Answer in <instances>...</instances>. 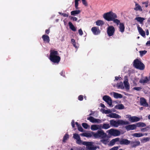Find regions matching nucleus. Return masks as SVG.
I'll return each mask as SVG.
<instances>
[{
	"label": "nucleus",
	"instance_id": "e2e57ef3",
	"mask_svg": "<svg viewBox=\"0 0 150 150\" xmlns=\"http://www.w3.org/2000/svg\"><path fill=\"white\" fill-rule=\"evenodd\" d=\"M71 124L72 127L73 128L74 127H75V122H74V120H72L71 122Z\"/></svg>",
	"mask_w": 150,
	"mask_h": 150
},
{
	"label": "nucleus",
	"instance_id": "338daca9",
	"mask_svg": "<svg viewBox=\"0 0 150 150\" xmlns=\"http://www.w3.org/2000/svg\"><path fill=\"white\" fill-rule=\"evenodd\" d=\"M50 29H46L45 30V32L46 34H48L50 33Z\"/></svg>",
	"mask_w": 150,
	"mask_h": 150
},
{
	"label": "nucleus",
	"instance_id": "a19ab883",
	"mask_svg": "<svg viewBox=\"0 0 150 150\" xmlns=\"http://www.w3.org/2000/svg\"><path fill=\"white\" fill-rule=\"evenodd\" d=\"M120 138H117L114 139H113V145L116 143H118L117 142H120Z\"/></svg>",
	"mask_w": 150,
	"mask_h": 150
},
{
	"label": "nucleus",
	"instance_id": "58836bf2",
	"mask_svg": "<svg viewBox=\"0 0 150 150\" xmlns=\"http://www.w3.org/2000/svg\"><path fill=\"white\" fill-rule=\"evenodd\" d=\"M117 87L118 88L123 89L124 88V87L122 82L120 83L117 85Z\"/></svg>",
	"mask_w": 150,
	"mask_h": 150
},
{
	"label": "nucleus",
	"instance_id": "2eb2a0df",
	"mask_svg": "<svg viewBox=\"0 0 150 150\" xmlns=\"http://www.w3.org/2000/svg\"><path fill=\"white\" fill-rule=\"evenodd\" d=\"M42 38L44 42L47 43H49L50 39L49 36L46 35H43L42 36Z\"/></svg>",
	"mask_w": 150,
	"mask_h": 150
},
{
	"label": "nucleus",
	"instance_id": "473e14b6",
	"mask_svg": "<svg viewBox=\"0 0 150 150\" xmlns=\"http://www.w3.org/2000/svg\"><path fill=\"white\" fill-rule=\"evenodd\" d=\"M113 22L116 24L117 25H118L121 23L120 21L117 18H113Z\"/></svg>",
	"mask_w": 150,
	"mask_h": 150
},
{
	"label": "nucleus",
	"instance_id": "a18cd8bd",
	"mask_svg": "<svg viewBox=\"0 0 150 150\" xmlns=\"http://www.w3.org/2000/svg\"><path fill=\"white\" fill-rule=\"evenodd\" d=\"M78 129L79 131L81 132H84L83 129L81 127V125L78 127Z\"/></svg>",
	"mask_w": 150,
	"mask_h": 150
},
{
	"label": "nucleus",
	"instance_id": "72a5a7b5",
	"mask_svg": "<svg viewBox=\"0 0 150 150\" xmlns=\"http://www.w3.org/2000/svg\"><path fill=\"white\" fill-rule=\"evenodd\" d=\"M87 120H89L91 122L94 123L95 118L92 116H90L87 118Z\"/></svg>",
	"mask_w": 150,
	"mask_h": 150
},
{
	"label": "nucleus",
	"instance_id": "4c0bfd02",
	"mask_svg": "<svg viewBox=\"0 0 150 150\" xmlns=\"http://www.w3.org/2000/svg\"><path fill=\"white\" fill-rule=\"evenodd\" d=\"M82 125L85 129H87L89 127V125L86 123H82Z\"/></svg>",
	"mask_w": 150,
	"mask_h": 150
},
{
	"label": "nucleus",
	"instance_id": "09e8293b",
	"mask_svg": "<svg viewBox=\"0 0 150 150\" xmlns=\"http://www.w3.org/2000/svg\"><path fill=\"white\" fill-rule=\"evenodd\" d=\"M142 4L143 5V6L146 7H147L148 6V2H142Z\"/></svg>",
	"mask_w": 150,
	"mask_h": 150
},
{
	"label": "nucleus",
	"instance_id": "a211bd4d",
	"mask_svg": "<svg viewBox=\"0 0 150 150\" xmlns=\"http://www.w3.org/2000/svg\"><path fill=\"white\" fill-rule=\"evenodd\" d=\"M119 29V31L121 33H123L125 31V27L124 26V24L123 23H120L119 24V25L118 27Z\"/></svg>",
	"mask_w": 150,
	"mask_h": 150
},
{
	"label": "nucleus",
	"instance_id": "13d9d810",
	"mask_svg": "<svg viewBox=\"0 0 150 150\" xmlns=\"http://www.w3.org/2000/svg\"><path fill=\"white\" fill-rule=\"evenodd\" d=\"M82 2L83 4L85 6H88L87 3L86 2V0L82 1Z\"/></svg>",
	"mask_w": 150,
	"mask_h": 150
},
{
	"label": "nucleus",
	"instance_id": "052dcab7",
	"mask_svg": "<svg viewBox=\"0 0 150 150\" xmlns=\"http://www.w3.org/2000/svg\"><path fill=\"white\" fill-rule=\"evenodd\" d=\"M71 19H72L73 21H76L77 20V18L76 17H73L72 16H71Z\"/></svg>",
	"mask_w": 150,
	"mask_h": 150
},
{
	"label": "nucleus",
	"instance_id": "864d4df0",
	"mask_svg": "<svg viewBox=\"0 0 150 150\" xmlns=\"http://www.w3.org/2000/svg\"><path fill=\"white\" fill-rule=\"evenodd\" d=\"M103 112L105 114H109L110 113V111L109 110H103Z\"/></svg>",
	"mask_w": 150,
	"mask_h": 150
},
{
	"label": "nucleus",
	"instance_id": "f257e3e1",
	"mask_svg": "<svg viewBox=\"0 0 150 150\" xmlns=\"http://www.w3.org/2000/svg\"><path fill=\"white\" fill-rule=\"evenodd\" d=\"M49 59L52 62L57 64H58L61 59L58 51L54 50H50Z\"/></svg>",
	"mask_w": 150,
	"mask_h": 150
},
{
	"label": "nucleus",
	"instance_id": "8fccbe9b",
	"mask_svg": "<svg viewBox=\"0 0 150 150\" xmlns=\"http://www.w3.org/2000/svg\"><path fill=\"white\" fill-rule=\"evenodd\" d=\"M97 148L96 146H94L93 144L89 150H96Z\"/></svg>",
	"mask_w": 150,
	"mask_h": 150
},
{
	"label": "nucleus",
	"instance_id": "c9c22d12",
	"mask_svg": "<svg viewBox=\"0 0 150 150\" xmlns=\"http://www.w3.org/2000/svg\"><path fill=\"white\" fill-rule=\"evenodd\" d=\"M119 125L118 120L117 121H114L113 120V126L117 127Z\"/></svg>",
	"mask_w": 150,
	"mask_h": 150
},
{
	"label": "nucleus",
	"instance_id": "412c9836",
	"mask_svg": "<svg viewBox=\"0 0 150 150\" xmlns=\"http://www.w3.org/2000/svg\"><path fill=\"white\" fill-rule=\"evenodd\" d=\"M115 108L116 109L122 110L124 109L125 108L124 106L122 104H117L115 106Z\"/></svg>",
	"mask_w": 150,
	"mask_h": 150
},
{
	"label": "nucleus",
	"instance_id": "0e129e2a",
	"mask_svg": "<svg viewBox=\"0 0 150 150\" xmlns=\"http://www.w3.org/2000/svg\"><path fill=\"white\" fill-rule=\"evenodd\" d=\"M62 16L64 17H68L69 15L68 14L63 13Z\"/></svg>",
	"mask_w": 150,
	"mask_h": 150
},
{
	"label": "nucleus",
	"instance_id": "c03bdc74",
	"mask_svg": "<svg viewBox=\"0 0 150 150\" xmlns=\"http://www.w3.org/2000/svg\"><path fill=\"white\" fill-rule=\"evenodd\" d=\"M83 142H82L81 140V138L76 140V143L79 145L82 144V143Z\"/></svg>",
	"mask_w": 150,
	"mask_h": 150
},
{
	"label": "nucleus",
	"instance_id": "bf43d9fd",
	"mask_svg": "<svg viewBox=\"0 0 150 150\" xmlns=\"http://www.w3.org/2000/svg\"><path fill=\"white\" fill-rule=\"evenodd\" d=\"M108 133L111 135H112V128L111 129L109 130Z\"/></svg>",
	"mask_w": 150,
	"mask_h": 150
},
{
	"label": "nucleus",
	"instance_id": "20e7f679",
	"mask_svg": "<svg viewBox=\"0 0 150 150\" xmlns=\"http://www.w3.org/2000/svg\"><path fill=\"white\" fill-rule=\"evenodd\" d=\"M126 118H128L129 121L132 122H136L139 121L140 118L136 116H131V115H126Z\"/></svg>",
	"mask_w": 150,
	"mask_h": 150
},
{
	"label": "nucleus",
	"instance_id": "79ce46f5",
	"mask_svg": "<svg viewBox=\"0 0 150 150\" xmlns=\"http://www.w3.org/2000/svg\"><path fill=\"white\" fill-rule=\"evenodd\" d=\"M121 118V117L117 114L115 113H113V118Z\"/></svg>",
	"mask_w": 150,
	"mask_h": 150
},
{
	"label": "nucleus",
	"instance_id": "6e6d98bb",
	"mask_svg": "<svg viewBox=\"0 0 150 150\" xmlns=\"http://www.w3.org/2000/svg\"><path fill=\"white\" fill-rule=\"evenodd\" d=\"M133 89L137 91H139L142 89V88L140 87H135L133 88Z\"/></svg>",
	"mask_w": 150,
	"mask_h": 150
},
{
	"label": "nucleus",
	"instance_id": "f8f14e48",
	"mask_svg": "<svg viewBox=\"0 0 150 150\" xmlns=\"http://www.w3.org/2000/svg\"><path fill=\"white\" fill-rule=\"evenodd\" d=\"M93 143L92 142H84L82 143V144L86 145V148L89 150Z\"/></svg>",
	"mask_w": 150,
	"mask_h": 150
},
{
	"label": "nucleus",
	"instance_id": "aec40b11",
	"mask_svg": "<svg viewBox=\"0 0 150 150\" xmlns=\"http://www.w3.org/2000/svg\"><path fill=\"white\" fill-rule=\"evenodd\" d=\"M113 96L115 98L117 99L122 97V94L115 92H113Z\"/></svg>",
	"mask_w": 150,
	"mask_h": 150
},
{
	"label": "nucleus",
	"instance_id": "4468645a",
	"mask_svg": "<svg viewBox=\"0 0 150 150\" xmlns=\"http://www.w3.org/2000/svg\"><path fill=\"white\" fill-rule=\"evenodd\" d=\"M140 103L142 105L146 107H147L148 106V104L146 102V100L144 98H140Z\"/></svg>",
	"mask_w": 150,
	"mask_h": 150
},
{
	"label": "nucleus",
	"instance_id": "49530a36",
	"mask_svg": "<svg viewBox=\"0 0 150 150\" xmlns=\"http://www.w3.org/2000/svg\"><path fill=\"white\" fill-rule=\"evenodd\" d=\"M101 120L99 119L95 118L94 123H101Z\"/></svg>",
	"mask_w": 150,
	"mask_h": 150
},
{
	"label": "nucleus",
	"instance_id": "b1692460",
	"mask_svg": "<svg viewBox=\"0 0 150 150\" xmlns=\"http://www.w3.org/2000/svg\"><path fill=\"white\" fill-rule=\"evenodd\" d=\"M135 125L136 128L137 127H145L146 125L143 122H139L136 123Z\"/></svg>",
	"mask_w": 150,
	"mask_h": 150
},
{
	"label": "nucleus",
	"instance_id": "7ed1b4c3",
	"mask_svg": "<svg viewBox=\"0 0 150 150\" xmlns=\"http://www.w3.org/2000/svg\"><path fill=\"white\" fill-rule=\"evenodd\" d=\"M133 65L135 68L140 70H143L144 68V65L137 59L134 60Z\"/></svg>",
	"mask_w": 150,
	"mask_h": 150
},
{
	"label": "nucleus",
	"instance_id": "423d86ee",
	"mask_svg": "<svg viewBox=\"0 0 150 150\" xmlns=\"http://www.w3.org/2000/svg\"><path fill=\"white\" fill-rule=\"evenodd\" d=\"M103 100L107 103L109 105H111L112 104V100L111 98L108 96H104L103 97Z\"/></svg>",
	"mask_w": 150,
	"mask_h": 150
},
{
	"label": "nucleus",
	"instance_id": "dca6fc26",
	"mask_svg": "<svg viewBox=\"0 0 150 150\" xmlns=\"http://www.w3.org/2000/svg\"><path fill=\"white\" fill-rule=\"evenodd\" d=\"M107 33L109 36L112 35V26H110L107 28Z\"/></svg>",
	"mask_w": 150,
	"mask_h": 150
},
{
	"label": "nucleus",
	"instance_id": "393cba45",
	"mask_svg": "<svg viewBox=\"0 0 150 150\" xmlns=\"http://www.w3.org/2000/svg\"><path fill=\"white\" fill-rule=\"evenodd\" d=\"M135 20H136L137 21L140 22V23H142L145 20V18H142L140 17H136L135 18Z\"/></svg>",
	"mask_w": 150,
	"mask_h": 150
},
{
	"label": "nucleus",
	"instance_id": "a878e982",
	"mask_svg": "<svg viewBox=\"0 0 150 150\" xmlns=\"http://www.w3.org/2000/svg\"><path fill=\"white\" fill-rule=\"evenodd\" d=\"M119 125H126L129 124V122L127 121H124L122 120H118Z\"/></svg>",
	"mask_w": 150,
	"mask_h": 150
},
{
	"label": "nucleus",
	"instance_id": "5701e85b",
	"mask_svg": "<svg viewBox=\"0 0 150 150\" xmlns=\"http://www.w3.org/2000/svg\"><path fill=\"white\" fill-rule=\"evenodd\" d=\"M68 24L70 28L72 31H76V28L74 27L71 22H69L68 23Z\"/></svg>",
	"mask_w": 150,
	"mask_h": 150
},
{
	"label": "nucleus",
	"instance_id": "4be33fe9",
	"mask_svg": "<svg viewBox=\"0 0 150 150\" xmlns=\"http://www.w3.org/2000/svg\"><path fill=\"white\" fill-rule=\"evenodd\" d=\"M120 134V131L113 129V136H117Z\"/></svg>",
	"mask_w": 150,
	"mask_h": 150
},
{
	"label": "nucleus",
	"instance_id": "39448f33",
	"mask_svg": "<svg viewBox=\"0 0 150 150\" xmlns=\"http://www.w3.org/2000/svg\"><path fill=\"white\" fill-rule=\"evenodd\" d=\"M103 17L106 20L110 21L112 20V13L110 11L105 13L103 15Z\"/></svg>",
	"mask_w": 150,
	"mask_h": 150
},
{
	"label": "nucleus",
	"instance_id": "3c124183",
	"mask_svg": "<svg viewBox=\"0 0 150 150\" xmlns=\"http://www.w3.org/2000/svg\"><path fill=\"white\" fill-rule=\"evenodd\" d=\"M149 138L147 137V138L144 139L142 141V142L143 143H144L146 142L147 141H148L149 140Z\"/></svg>",
	"mask_w": 150,
	"mask_h": 150
},
{
	"label": "nucleus",
	"instance_id": "6e6552de",
	"mask_svg": "<svg viewBox=\"0 0 150 150\" xmlns=\"http://www.w3.org/2000/svg\"><path fill=\"white\" fill-rule=\"evenodd\" d=\"M91 30L93 33L95 35L99 34L100 33L98 27H93L91 28Z\"/></svg>",
	"mask_w": 150,
	"mask_h": 150
},
{
	"label": "nucleus",
	"instance_id": "6ab92c4d",
	"mask_svg": "<svg viewBox=\"0 0 150 150\" xmlns=\"http://www.w3.org/2000/svg\"><path fill=\"white\" fill-rule=\"evenodd\" d=\"M80 135L81 136H84L87 137H91L92 136V132L91 133H83L80 134Z\"/></svg>",
	"mask_w": 150,
	"mask_h": 150
},
{
	"label": "nucleus",
	"instance_id": "5fc2aeb1",
	"mask_svg": "<svg viewBox=\"0 0 150 150\" xmlns=\"http://www.w3.org/2000/svg\"><path fill=\"white\" fill-rule=\"evenodd\" d=\"M79 100L82 101L83 99V96L82 95H80L78 97Z\"/></svg>",
	"mask_w": 150,
	"mask_h": 150
},
{
	"label": "nucleus",
	"instance_id": "680f3d73",
	"mask_svg": "<svg viewBox=\"0 0 150 150\" xmlns=\"http://www.w3.org/2000/svg\"><path fill=\"white\" fill-rule=\"evenodd\" d=\"M71 43L72 45L74 44H76V42L75 40L73 39H71Z\"/></svg>",
	"mask_w": 150,
	"mask_h": 150
},
{
	"label": "nucleus",
	"instance_id": "c756f323",
	"mask_svg": "<svg viewBox=\"0 0 150 150\" xmlns=\"http://www.w3.org/2000/svg\"><path fill=\"white\" fill-rule=\"evenodd\" d=\"M148 81V80L147 78L146 77L144 79H141L139 81V82L141 83H147Z\"/></svg>",
	"mask_w": 150,
	"mask_h": 150
},
{
	"label": "nucleus",
	"instance_id": "f704fd0d",
	"mask_svg": "<svg viewBox=\"0 0 150 150\" xmlns=\"http://www.w3.org/2000/svg\"><path fill=\"white\" fill-rule=\"evenodd\" d=\"M69 138V135L67 134H66L63 137V142H65Z\"/></svg>",
	"mask_w": 150,
	"mask_h": 150
},
{
	"label": "nucleus",
	"instance_id": "e433bc0d",
	"mask_svg": "<svg viewBox=\"0 0 150 150\" xmlns=\"http://www.w3.org/2000/svg\"><path fill=\"white\" fill-rule=\"evenodd\" d=\"M73 137L76 140H77L80 138V136L79 135V134L76 133L74 134H73Z\"/></svg>",
	"mask_w": 150,
	"mask_h": 150
},
{
	"label": "nucleus",
	"instance_id": "c85d7f7f",
	"mask_svg": "<svg viewBox=\"0 0 150 150\" xmlns=\"http://www.w3.org/2000/svg\"><path fill=\"white\" fill-rule=\"evenodd\" d=\"M110 127V126L109 124L104 123L103 124L102 126H101V128L107 129Z\"/></svg>",
	"mask_w": 150,
	"mask_h": 150
},
{
	"label": "nucleus",
	"instance_id": "2f4dec72",
	"mask_svg": "<svg viewBox=\"0 0 150 150\" xmlns=\"http://www.w3.org/2000/svg\"><path fill=\"white\" fill-rule=\"evenodd\" d=\"M133 136L136 137H139L143 136H144V134L141 133H135L134 134Z\"/></svg>",
	"mask_w": 150,
	"mask_h": 150
},
{
	"label": "nucleus",
	"instance_id": "f03ea898",
	"mask_svg": "<svg viewBox=\"0 0 150 150\" xmlns=\"http://www.w3.org/2000/svg\"><path fill=\"white\" fill-rule=\"evenodd\" d=\"M93 136L95 139L100 138L101 139H104L107 137V135L105 133L103 130L100 129L98 130L96 133H94L93 132H92Z\"/></svg>",
	"mask_w": 150,
	"mask_h": 150
},
{
	"label": "nucleus",
	"instance_id": "603ef678",
	"mask_svg": "<svg viewBox=\"0 0 150 150\" xmlns=\"http://www.w3.org/2000/svg\"><path fill=\"white\" fill-rule=\"evenodd\" d=\"M61 75L62 76L64 77H65V72L64 70H62L60 73Z\"/></svg>",
	"mask_w": 150,
	"mask_h": 150
},
{
	"label": "nucleus",
	"instance_id": "f3484780",
	"mask_svg": "<svg viewBox=\"0 0 150 150\" xmlns=\"http://www.w3.org/2000/svg\"><path fill=\"white\" fill-rule=\"evenodd\" d=\"M137 28L139 34L143 37H144L145 35V32L139 25L137 26Z\"/></svg>",
	"mask_w": 150,
	"mask_h": 150
},
{
	"label": "nucleus",
	"instance_id": "9b49d317",
	"mask_svg": "<svg viewBox=\"0 0 150 150\" xmlns=\"http://www.w3.org/2000/svg\"><path fill=\"white\" fill-rule=\"evenodd\" d=\"M119 142L121 144L127 145L130 143V141L126 139H122Z\"/></svg>",
	"mask_w": 150,
	"mask_h": 150
},
{
	"label": "nucleus",
	"instance_id": "7c9ffc66",
	"mask_svg": "<svg viewBox=\"0 0 150 150\" xmlns=\"http://www.w3.org/2000/svg\"><path fill=\"white\" fill-rule=\"evenodd\" d=\"M135 5L136 7L134 8L135 10H142L141 6L139 4H136Z\"/></svg>",
	"mask_w": 150,
	"mask_h": 150
},
{
	"label": "nucleus",
	"instance_id": "9d476101",
	"mask_svg": "<svg viewBox=\"0 0 150 150\" xmlns=\"http://www.w3.org/2000/svg\"><path fill=\"white\" fill-rule=\"evenodd\" d=\"M125 128L127 131L133 130L136 129V126L135 124H131L126 126Z\"/></svg>",
	"mask_w": 150,
	"mask_h": 150
},
{
	"label": "nucleus",
	"instance_id": "37998d69",
	"mask_svg": "<svg viewBox=\"0 0 150 150\" xmlns=\"http://www.w3.org/2000/svg\"><path fill=\"white\" fill-rule=\"evenodd\" d=\"M140 55L142 56L145 54L147 52V51L146 50L141 51H139Z\"/></svg>",
	"mask_w": 150,
	"mask_h": 150
},
{
	"label": "nucleus",
	"instance_id": "ddd939ff",
	"mask_svg": "<svg viewBox=\"0 0 150 150\" xmlns=\"http://www.w3.org/2000/svg\"><path fill=\"white\" fill-rule=\"evenodd\" d=\"M91 129L93 131L96 130L101 129V125H91Z\"/></svg>",
	"mask_w": 150,
	"mask_h": 150
},
{
	"label": "nucleus",
	"instance_id": "cd10ccee",
	"mask_svg": "<svg viewBox=\"0 0 150 150\" xmlns=\"http://www.w3.org/2000/svg\"><path fill=\"white\" fill-rule=\"evenodd\" d=\"M104 22L101 20H98L96 22V24L98 26H102L104 24Z\"/></svg>",
	"mask_w": 150,
	"mask_h": 150
},
{
	"label": "nucleus",
	"instance_id": "bb28decb",
	"mask_svg": "<svg viewBox=\"0 0 150 150\" xmlns=\"http://www.w3.org/2000/svg\"><path fill=\"white\" fill-rule=\"evenodd\" d=\"M81 12V11L80 10H76L73 11L71 12V15L75 16L76 14H79Z\"/></svg>",
	"mask_w": 150,
	"mask_h": 150
},
{
	"label": "nucleus",
	"instance_id": "774afa93",
	"mask_svg": "<svg viewBox=\"0 0 150 150\" xmlns=\"http://www.w3.org/2000/svg\"><path fill=\"white\" fill-rule=\"evenodd\" d=\"M119 147L118 146L113 147V150H118Z\"/></svg>",
	"mask_w": 150,
	"mask_h": 150
},
{
	"label": "nucleus",
	"instance_id": "ea45409f",
	"mask_svg": "<svg viewBox=\"0 0 150 150\" xmlns=\"http://www.w3.org/2000/svg\"><path fill=\"white\" fill-rule=\"evenodd\" d=\"M80 0H75V7L76 9H78V6L79 5L78 2Z\"/></svg>",
	"mask_w": 150,
	"mask_h": 150
},
{
	"label": "nucleus",
	"instance_id": "1a4fd4ad",
	"mask_svg": "<svg viewBox=\"0 0 150 150\" xmlns=\"http://www.w3.org/2000/svg\"><path fill=\"white\" fill-rule=\"evenodd\" d=\"M131 146L132 148H135L140 145V142L139 141H132L130 142Z\"/></svg>",
	"mask_w": 150,
	"mask_h": 150
},
{
	"label": "nucleus",
	"instance_id": "69168bd1",
	"mask_svg": "<svg viewBox=\"0 0 150 150\" xmlns=\"http://www.w3.org/2000/svg\"><path fill=\"white\" fill-rule=\"evenodd\" d=\"M73 46L76 48H78L79 47V46L78 44L76 45V44H73Z\"/></svg>",
	"mask_w": 150,
	"mask_h": 150
},
{
	"label": "nucleus",
	"instance_id": "4d7b16f0",
	"mask_svg": "<svg viewBox=\"0 0 150 150\" xmlns=\"http://www.w3.org/2000/svg\"><path fill=\"white\" fill-rule=\"evenodd\" d=\"M78 32L80 35H82L83 34V32L81 29H79Z\"/></svg>",
	"mask_w": 150,
	"mask_h": 150
},
{
	"label": "nucleus",
	"instance_id": "0eeeda50",
	"mask_svg": "<svg viewBox=\"0 0 150 150\" xmlns=\"http://www.w3.org/2000/svg\"><path fill=\"white\" fill-rule=\"evenodd\" d=\"M128 80L127 76H125L124 80L123 81V83L124 85V88L127 91H128L130 88L129 84L128 82Z\"/></svg>",
	"mask_w": 150,
	"mask_h": 150
},
{
	"label": "nucleus",
	"instance_id": "de8ad7c7",
	"mask_svg": "<svg viewBox=\"0 0 150 150\" xmlns=\"http://www.w3.org/2000/svg\"><path fill=\"white\" fill-rule=\"evenodd\" d=\"M102 139L101 140V142L103 143L106 144H107L108 142V141H107V140H106L104 139Z\"/></svg>",
	"mask_w": 150,
	"mask_h": 150
}]
</instances>
